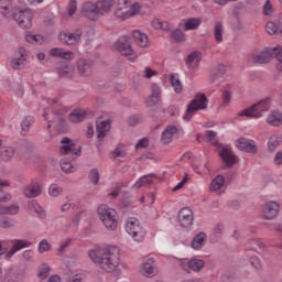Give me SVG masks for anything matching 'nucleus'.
I'll use <instances>...</instances> for the list:
<instances>
[{
  "label": "nucleus",
  "instance_id": "12",
  "mask_svg": "<svg viewBox=\"0 0 282 282\" xmlns=\"http://www.w3.org/2000/svg\"><path fill=\"white\" fill-rule=\"evenodd\" d=\"M279 213H281V205H279L278 202L269 200L262 207V216L264 219H276Z\"/></svg>",
  "mask_w": 282,
  "mask_h": 282
},
{
  "label": "nucleus",
  "instance_id": "60",
  "mask_svg": "<svg viewBox=\"0 0 282 282\" xmlns=\"http://www.w3.org/2000/svg\"><path fill=\"white\" fill-rule=\"evenodd\" d=\"M232 96L230 95V91L225 90L223 93V105L225 107H228V105H230V100H231Z\"/></svg>",
  "mask_w": 282,
  "mask_h": 282
},
{
  "label": "nucleus",
  "instance_id": "10",
  "mask_svg": "<svg viewBox=\"0 0 282 282\" xmlns=\"http://www.w3.org/2000/svg\"><path fill=\"white\" fill-rule=\"evenodd\" d=\"M13 19L22 30H30V28H32V19H34V15L30 9H25L14 13Z\"/></svg>",
  "mask_w": 282,
  "mask_h": 282
},
{
  "label": "nucleus",
  "instance_id": "61",
  "mask_svg": "<svg viewBox=\"0 0 282 282\" xmlns=\"http://www.w3.org/2000/svg\"><path fill=\"white\" fill-rule=\"evenodd\" d=\"M250 263L256 270H261V261L259 260V258H257V256L251 257Z\"/></svg>",
  "mask_w": 282,
  "mask_h": 282
},
{
  "label": "nucleus",
  "instance_id": "22",
  "mask_svg": "<svg viewBox=\"0 0 282 282\" xmlns=\"http://www.w3.org/2000/svg\"><path fill=\"white\" fill-rule=\"evenodd\" d=\"M207 239H208V236L206 235V232L204 231L198 232L197 235L194 236L191 242V248H193V250H202V248L206 246Z\"/></svg>",
  "mask_w": 282,
  "mask_h": 282
},
{
  "label": "nucleus",
  "instance_id": "14",
  "mask_svg": "<svg viewBox=\"0 0 282 282\" xmlns=\"http://www.w3.org/2000/svg\"><path fill=\"white\" fill-rule=\"evenodd\" d=\"M80 12L83 17H86V19H89L90 21H97L98 17H100L96 2L91 1L85 2L82 6Z\"/></svg>",
  "mask_w": 282,
  "mask_h": 282
},
{
  "label": "nucleus",
  "instance_id": "58",
  "mask_svg": "<svg viewBox=\"0 0 282 282\" xmlns=\"http://www.w3.org/2000/svg\"><path fill=\"white\" fill-rule=\"evenodd\" d=\"M72 243V239H66L61 242L59 248L57 249V254H63L65 252L66 248H69V245Z\"/></svg>",
  "mask_w": 282,
  "mask_h": 282
},
{
  "label": "nucleus",
  "instance_id": "50",
  "mask_svg": "<svg viewBox=\"0 0 282 282\" xmlns=\"http://www.w3.org/2000/svg\"><path fill=\"white\" fill-rule=\"evenodd\" d=\"M48 195H51V197H58V195H63V187L57 184L50 185Z\"/></svg>",
  "mask_w": 282,
  "mask_h": 282
},
{
  "label": "nucleus",
  "instance_id": "45",
  "mask_svg": "<svg viewBox=\"0 0 282 282\" xmlns=\"http://www.w3.org/2000/svg\"><path fill=\"white\" fill-rule=\"evenodd\" d=\"M214 34H215V40L217 43H221L224 41V24L221 22H217L214 26Z\"/></svg>",
  "mask_w": 282,
  "mask_h": 282
},
{
  "label": "nucleus",
  "instance_id": "64",
  "mask_svg": "<svg viewBox=\"0 0 282 282\" xmlns=\"http://www.w3.org/2000/svg\"><path fill=\"white\" fill-rule=\"evenodd\" d=\"M273 162L275 164V166H281L282 164V152H276Z\"/></svg>",
  "mask_w": 282,
  "mask_h": 282
},
{
  "label": "nucleus",
  "instance_id": "54",
  "mask_svg": "<svg viewBox=\"0 0 282 282\" xmlns=\"http://www.w3.org/2000/svg\"><path fill=\"white\" fill-rule=\"evenodd\" d=\"M14 221L8 217L0 216V228H12Z\"/></svg>",
  "mask_w": 282,
  "mask_h": 282
},
{
  "label": "nucleus",
  "instance_id": "51",
  "mask_svg": "<svg viewBox=\"0 0 282 282\" xmlns=\"http://www.w3.org/2000/svg\"><path fill=\"white\" fill-rule=\"evenodd\" d=\"M88 180L91 184H98L100 182V173H98V169L90 170L88 174Z\"/></svg>",
  "mask_w": 282,
  "mask_h": 282
},
{
  "label": "nucleus",
  "instance_id": "48",
  "mask_svg": "<svg viewBox=\"0 0 282 282\" xmlns=\"http://www.w3.org/2000/svg\"><path fill=\"white\" fill-rule=\"evenodd\" d=\"M170 82L176 94L182 93V82H180V77L176 75H171Z\"/></svg>",
  "mask_w": 282,
  "mask_h": 282
},
{
  "label": "nucleus",
  "instance_id": "27",
  "mask_svg": "<svg viewBox=\"0 0 282 282\" xmlns=\"http://www.w3.org/2000/svg\"><path fill=\"white\" fill-rule=\"evenodd\" d=\"M152 94L150 97L145 100L147 105L149 107H155L160 102V87L155 84L151 86Z\"/></svg>",
  "mask_w": 282,
  "mask_h": 282
},
{
  "label": "nucleus",
  "instance_id": "15",
  "mask_svg": "<svg viewBox=\"0 0 282 282\" xmlns=\"http://www.w3.org/2000/svg\"><path fill=\"white\" fill-rule=\"evenodd\" d=\"M177 219L182 228H191L194 221L193 209L188 207L182 208L178 212Z\"/></svg>",
  "mask_w": 282,
  "mask_h": 282
},
{
  "label": "nucleus",
  "instance_id": "34",
  "mask_svg": "<svg viewBox=\"0 0 282 282\" xmlns=\"http://www.w3.org/2000/svg\"><path fill=\"white\" fill-rule=\"evenodd\" d=\"M77 69L82 76H91V64L89 61L80 59L77 64Z\"/></svg>",
  "mask_w": 282,
  "mask_h": 282
},
{
  "label": "nucleus",
  "instance_id": "38",
  "mask_svg": "<svg viewBox=\"0 0 282 282\" xmlns=\"http://www.w3.org/2000/svg\"><path fill=\"white\" fill-rule=\"evenodd\" d=\"M267 120L272 127H280L282 124V112L273 111L268 116Z\"/></svg>",
  "mask_w": 282,
  "mask_h": 282
},
{
  "label": "nucleus",
  "instance_id": "39",
  "mask_svg": "<svg viewBox=\"0 0 282 282\" xmlns=\"http://www.w3.org/2000/svg\"><path fill=\"white\" fill-rule=\"evenodd\" d=\"M281 138L276 134H273L270 137L269 141H268V149L270 151V153H274V151H276V149H279V147H281Z\"/></svg>",
  "mask_w": 282,
  "mask_h": 282
},
{
  "label": "nucleus",
  "instance_id": "29",
  "mask_svg": "<svg viewBox=\"0 0 282 282\" xmlns=\"http://www.w3.org/2000/svg\"><path fill=\"white\" fill-rule=\"evenodd\" d=\"M87 116V112L83 109H75L68 115L69 122H73V124H76L78 122H83Z\"/></svg>",
  "mask_w": 282,
  "mask_h": 282
},
{
  "label": "nucleus",
  "instance_id": "20",
  "mask_svg": "<svg viewBox=\"0 0 282 282\" xmlns=\"http://www.w3.org/2000/svg\"><path fill=\"white\" fill-rule=\"evenodd\" d=\"M185 63L188 69H191L192 72H195V69L199 67V63H202V55L199 54V52L194 51L187 56Z\"/></svg>",
  "mask_w": 282,
  "mask_h": 282
},
{
  "label": "nucleus",
  "instance_id": "62",
  "mask_svg": "<svg viewBox=\"0 0 282 282\" xmlns=\"http://www.w3.org/2000/svg\"><path fill=\"white\" fill-rule=\"evenodd\" d=\"M263 10L267 17H270V14H272V3H270V0L265 1Z\"/></svg>",
  "mask_w": 282,
  "mask_h": 282
},
{
  "label": "nucleus",
  "instance_id": "3",
  "mask_svg": "<svg viewBox=\"0 0 282 282\" xmlns=\"http://www.w3.org/2000/svg\"><path fill=\"white\" fill-rule=\"evenodd\" d=\"M208 108V98L205 94H197L187 105V109L183 116L185 122H191L197 111H202Z\"/></svg>",
  "mask_w": 282,
  "mask_h": 282
},
{
  "label": "nucleus",
  "instance_id": "7",
  "mask_svg": "<svg viewBox=\"0 0 282 282\" xmlns=\"http://www.w3.org/2000/svg\"><path fill=\"white\" fill-rule=\"evenodd\" d=\"M50 109L44 110L43 118L44 120L48 121L47 129H51V127H55V129H63L65 127V113L69 111L68 107H63L61 109L53 111V118L50 120L47 117V112Z\"/></svg>",
  "mask_w": 282,
  "mask_h": 282
},
{
  "label": "nucleus",
  "instance_id": "37",
  "mask_svg": "<svg viewBox=\"0 0 282 282\" xmlns=\"http://www.w3.org/2000/svg\"><path fill=\"white\" fill-rule=\"evenodd\" d=\"M224 184H226V178L223 175H217L213 178L209 188L212 192L216 193V191L224 188Z\"/></svg>",
  "mask_w": 282,
  "mask_h": 282
},
{
  "label": "nucleus",
  "instance_id": "11",
  "mask_svg": "<svg viewBox=\"0 0 282 282\" xmlns=\"http://www.w3.org/2000/svg\"><path fill=\"white\" fill-rule=\"evenodd\" d=\"M236 147L239 151L251 153V155H257L259 153V145H257V141L245 137L237 140Z\"/></svg>",
  "mask_w": 282,
  "mask_h": 282
},
{
  "label": "nucleus",
  "instance_id": "23",
  "mask_svg": "<svg viewBox=\"0 0 282 282\" xmlns=\"http://www.w3.org/2000/svg\"><path fill=\"white\" fill-rule=\"evenodd\" d=\"M19 57H15L11 61L10 66L12 69H23L25 67V63H28V59L25 58V50L20 48L19 50Z\"/></svg>",
  "mask_w": 282,
  "mask_h": 282
},
{
  "label": "nucleus",
  "instance_id": "43",
  "mask_svg": "<svg viewBox=\"0 0 282 282\" xmlns=\"http://www.w3.org/2000/svg\"><path fill=\"white\" fill-rule=\"evenodd\" d=\"M171 39L176 43H184V41H186V35L182 29H175L171 31Z\"/></svg>",
  "mask_w": 282,
  "mask_h": 282
},
{
  "label": "nucleus",
  "instance_id": "17",
  "mask_svg": "<svg viewBox=\"0 0 282 282\" xmlns=\"http://www.w3.org/2000/svg\"><path fill=\"white\" fill-rule=\"evenodd\" d=\"M12 247L11 249L6 253L7 259H11V257H14L19 250H23V248H30L32 246V242L25 239H15L11 241Z\"/></svg>",
  "mask_w": 282,
  "mask_h": 282
},
{
  "label": "nucleus",
  "instance_id": "19",
  "mask_svg": "<svg viewBox=\"0 0 282 282\" xmlns=\"http://www.w3.org/2000/svg\"><path fill=\"white\" fill-rule=\"evenodd\" d=\"M95 3L97 6L99 17H105V14H109V12H111V8L116 6V0H98Z\"/></svg>",
  "mask_w": 282,
  "mask_h": 282
},
{
  "label": "nucleus",
  "instance_id": "41",
  "mask_svg": "<svg viewBox=\"0 0 282 282\" xmlns=\"http://www.w3.org/2000/svg\"><path fill=\"white\" fill-rule=\"evenodd\" d=\"M226 74V65L220 64L217 66L216 73L212 74L209 77V83H216V80H219L221 76Z\"/></svg>",
  "mask_w": 282,
  "mask_h": 282
},
{
  "label": "nucleus",
  "instance_id": "8",
  "mask_svg": "<svg viewBox=\"0 0 282 282\" xmlns=\"http://www.w3.org/2000/svg\"><path fill=\"white\" fill-rule=\"evenodd\" d=\"M115 48L117 52L122 54V56H128L130 61H135V58H138L135 51H133V47H131V37L127 35L118 39V41L115 43Z\"/></svg>",
  "mask_w": 282,
  "mask_h": 282
},
{
  "label": "nucleus",
  "instance_id": "56",
  "mask_svg": "<svg viewBox=\"0 0 282 282\" xmlns=\"http://www.w3.org/2000/svg\"><path fill=\"white\" fill-rule=\"evenodd\" d=\"M77 8H78V2H76V0H70L68 2V15L74 17V14H76Z\"/></svg>",
  "mask_w": 282,
  "mask_h": 282
},
{
  "label": "nucleus",
  "instance_id": "5",
  "mask_svg": "<svg viewBox=\"0 0 282 282\" xmlns=\"http://www.w3.org/2000/svg\"><path fill=\"white\" fill-rule=\"evenodd\" d=\"M140 13V3L131 4V2L123 0V2H119L116 10L115 17L118 19H122V21L127 19H131V17H135V14Z\"/></svg>",
  "mask_w": 282,
  "mask_h": 282
},
{
  "label": "nucleus",
  "instance_id": "36",
  "mask_svg": "<svg viewBox=\"0 0 282 282\" xmlns=\"http://www.w3.org/2000/svg\"><path fill=\"white\" fill-rule=\"evenodd\" d=\"M188 269L193 270L194 272H202L204 270V265H206V262H204L203 259L193 258L187 262Z\"/></svg>",
  "mask_w": 282,
  "mask_h": 282
},
{
  "label": "nucleus",
  "instance_id": "25",
  "mask_svg": "<svg viewBox=\"0 0 282 282\" xmlns=\"http://www.w3.org/2000/svg\"><path fill=\"white\" fill-rule=\"evenodd\" d=\"M109 129H111V122L109 120L97 121L96 131L98 140H102Z\"/></svg>",
  "mask_w": 282,
  "mask_h": 282
},
{
  "label": "nucleus",
  "instance_id": "59",
  "mask_svg": "<svg viewBox=\"0 0 282 282\" xmlns=\"http://www.w3.org/2000/svg\"><path fill=\"white\" fill-rule=\"evenodd\" d=\"M29 208H34L35 213H37V215H45V212L43 210V208L41 206H39V204H36V202L32 200L29 203Z\"/></svg>",
  "mask_w": 282,
  "mask_h": 282
},
{
  "label": "nucleus",
  "instance_id": "26",
  "mask_svg": "<svg viewBox=\"0 0 282 282\" xmlns=\"http://www.w3.org/2000/svg\"><path fill=\"white\" fill-rule=\"evenodd\" d=\"M177 133V127L175 126H167L161 137V141L163 144H170V142L173 140V135H176Z\"/></svg>",
  "mask_w": 282,
  "mask_h": 282
},
{
  "label": "nucleus",
  "instance_id": "24",
  "mask_svg": "<svg viewBox=\"0 0 282 282\" xmlns=\"http://www.w3.org/2000/svg\"><path fill=\"white\" fill-rule=\"evenodd\" d=\"M132 36L134 39V43H137L139 47H149V45H151V42H149V35H147V33L133 31Z\"/></svg>",
  "mask_w": 282,
  "mask_h": 282
},
{
  "label": "nucleus",
  "instance_id": "31",
  "mask_svg": "<svg viewBox=\"0 0 282 282\" xmlns=\"http://www.w3.org/2000/svg\"><path fill=\"white\" fill-rule=\"evenodd\" d=\"M59 78H72L74 76V66L64 64L62 67L56 68Z\"/></svg>",
  "mask_w": 282,
  "mask_h": 282
},
{
  "label": "nucleus",
  "instance_id": "49",
  "mask_svg": "<svg viewBox=\"0 0 282 282\" xmlns=\"http://www.w3.org/2000/svg\"><path fill=\"white\" fill-rule=\"evenodd\" d=\"M273 56L279 62V64L276 65V69L279 72H282V47L281 46H276L273 48Z\"/></svg>",
  "mask_w": 282,
  "mask_h": 282
},
{
  "label": "nucleus",
  "instance_id": "18",
  "mask_svg": "<svg viewBox=\"0 0 282 282\" xmlns=\"http://www.w3.org/2000/svg\"><path fill=\"white\" fill-rule=\"evenodd\" d=\"M274 58V51L273 48H268L265 51H262L256 55L252 56L253 63H258L260 65H263L265 63H270Z\"/></svg>",
  "mask_w": 282,
  "mask_h": 282
},
{
  "label": "nucleus",
  "instance_id": "42",
  "mask_svg": "<svg viewBox=\"0 0 282 282\" xmlns=\"http://www.w3.org/2000/svg\"><path fill=\"white\" fill-rule=\"evenodd\" d=\"M61 169L64 173H66L67 175L69 173H76V166H74V164H72V161L67 160V159H63L61 161Z\"/></svg>",
  "mask_w": 282,
  "mask_h": 282
},
{
  "label": "nucleus",
  "instance_id": "57",
  "mask_svg": "<svg viewBox=\"0 0 282 282\" xmlns=\"http://www.w3.org/2000/svg\"><path fill=\"white\" fill-rule=\"evenodd\" d=\"M112 155L115 158V160L117 158H127V151H124V149L117 147L113 151H112Z\"/></svg>",
  "mask_w": 282,
  "mask_h": 282
},
{
  "label": "nucleus",
  "instance_id": "44",
  "mask_svg": "<svg viewBox=\"0 0 282 282\" xmlns=\"http://www.w3.org/2000/svg\"><path fill=\"white\" fill-rule=\"evenodd\" d=\"M18 214H19L18 204L0 207V215H18Z\"/></svg>",
  "mask_w": 282,
  "mask_h": 282
},
{
  "label": "nucleus",
  "instance_id": "21",
  "mask_svg": "<svg viewBox=\"0 0 282 282\" xmlns=\"http://www.w3.org/2000/svg\"><path fill=\"white\" fill-rule=\"evenodd\" d=\"M48 54L54 58H63L64 61H72L74 58V53L72 51H64L61 47L51 48Z\"/></svg>",
  "mask_w": 282,
  "mask_h": 282
},
{
  "label": "nucleus",
  "instance_id": "55",
  "mask_svg": "<svg viewBox=\"0 0 282 282\" xmlns=\"http://www.w3.org/2000/svg\"><path fill=\"white\" fill-rule=\"evenodd\" d=\"M205 137L207 138L208 142H212L214 147H217L218 142L216 140L217 138V132L213 130H207L205 131Z\"/></svg>",
  "mask_w": 282,
  "mask_h": 282
},
{
  "label": "nucleus",
  "instance_id": "16",
  "mask_svg": "<svg viewBox=\"0 0 282 282\" xmlns=\"http://www.w3.org/2000/svg\"><path fill=\"white\" fill-rule=\"evenodd\" d=\"M22 193L28 199L39 197L43 193V184L39 182H32L23 189Z\"/></svg>",
  "mask_w": 282,
  "mask_h": 282
},
{
  "label": "nucleus",
  "instance_id": "32",
  "mask_svg": "<svg viewBox=\"0 0 282 282\" xmlns=\"http://www.w3.org/2000/svg\"><path fill=\"white\" fill-rule=\"evenodd\" d=\"M14 10V0H0V14L8 17Z\"/></svg>",
  "mask_w": 282,
  "mask_h": 282
},
{
  "label": "nucleus",
  "instance_id": "9",
  "mask_svg": "<svg viewBox=\"0 0 282 282\" xmlns=\"http://www.w3.org/2000/svg\"><path fill=\"white\" fill-rule=\"evenodd\" d=\"M59 153L61 155H72V160L80 156L82 147L76 148V142L74 140L64 137L61 140Z\"/></svg>",
  "mask_w": 282,
  "mask_h": 282
},
{
  "label": "nucleus",
  "instance_id": "1",
  "mask_svg": "<svg viewBox=\"0 0 282 282\" xmlns=\"http://www.w3.org/2000/svg\"><path fill=\"white\" fill-rule=\"evenodd\" d=\"M88 257L104 272L112 273L120 267V249L118 247H100L90 250Z\"/></svg>",
  "mask_w": 282,
  "mask_h": 282
},
{
  "label": "nucleus",
  "instance_id": "4",
  "mask_svg": "<svg viewBox=\"0 0 282 282\" xmlns=\"http://www.w3.org/2000/svg\"><path fill=\"white\" fill-rule=\"evenodd\" d=\"M126 232L133 238V241H137L138 243H142L144 241V238L147 237V231L144 230V227H142V224H140V220L138 218H128L126 220Z\"/></svg>",
  "mask_w": 282,
  "mask_h": 282
},
{
  "label": "nucleus",
  "instance_id": "40",
  "mask_svg": "<svg viewBox=\"0 0 282 282\" xmlns=\"http://www.w3.org/2000/svg\"><path fill=\"white\" fill-rule=\"evenodd\" d=\"M279 30V32H281L282 34V17L279 20V26H276V24L274 22H268L265 25V31L268 32V34H270L271 36L276 34V31Z\"/></svg>",
  "mask_w": 282,
  "mask_h": 282
},
{
  "label": "nucleus",
  "instance_id": "6",
  "mask_svg": "<svg viewBox=\"0 0 282 282\" xmlns=\"http://www.w3.org/2000/svg\"><path fill=\"white\" fill-rule=\"evenodd\" d=\"M270 110V101L268 99H264L250 108H247L245 110H241L238 116L247 118H262V116L265 113V111Z\"/></svg>",
  "mask_w": 282,
  "mask_h": 282
},
{
  "label": "nucleus",
  "instance_id": "35",
  "mask_svg": "<svg viewBox=\"0 0 282 282\" xmlns=\"http://www.w3.org/2000/svg\"><path fill=\"white\" fill-rule=\"evenodd\" d=\"M153 263H154L153 258H150L147 260V262H143L142 268L140 270L143 276H148V278L153 276V271H154Z\"/></svg>",
  "mask_w": 282,
  "mask_h": 282
},
{
  "label": "nucleus",
  "instance_id": "30",
  "mask_svg": "<svg viewBox=\"0 0 282 282\" xmlns=\"http://www.w3.org/2000/svg\"><path fill=\"white\" fill-rule=\"evenodd\" d=\"M34 124V117L26 116L21 121V135L25 138L28 133H30V129H32V126Z\"/></svg>",
  "mask_w": 282,
  "mask_h": 282
},
{
  "label": "nucleus",
  "instance_id": "47",
  "mask_svg": "<svg viewBox=\"0 0 282 282\" xmlns=\"http://www.w3.org/2000/svg\"><path fill=\"white\" fill-rule=\"evenodd\" d=\"M153 183V176L152 175H145L138 180V182L134 184V188H142V186H149V184Z\"/></svg>",
  "mask_w": 282,
  "mask_h": 282
},
{
  "label": "nucleus",
  "instance_id": "13",
  "mask_svg": "<svg viewBox=\"0 0 282 282\" xmlns=\"http://www.w3.org/2000/svg\"><path fill=\"white\" fill-rule=\"evenodd\" d=\"M83 36V31L77 29L75 32H61L58 39L64 45H76Z\"/></svg>",
  "mask_w": 282,
  "mask_h": 282
},
{
  "label": "nucleus",
  "instance_id": "28",
  "mask_svg": "<svg viewBox=\"0 0 282 282\" xmlns=\"http://www.w3.org/2000/svg\"><path fill=\"white\" fill-rule=\"evenodd\" d=\"M219 155L223 162L227 164V166H235L237 159L232 155V152L228 150V148H224L223 150H220Z\"/></svg>",
  "mask_w": 282,
  "mask_h": 282
},
{
  "label": "nucleus",
  "instance_id": "63",
  "mask_svg": "<svg viewBox=\"0 0 282 282\" xmlns=\"http://www.w3.org/2000/svg\"><path fill=\"white\" fill-rule=\"evenodd\" d=\"M186 182H188V174H185L184 178L182 180V182L177 183L175 185V187L173 188V191H180V188L184 187V184H186Z\"/></svg>",
  "mask_w": 282,
  "mask_h": 282
},
{
  "label": "nucleus",
  "instance_id": "33",
  "mask_svg": "<svg viewBox=\"0 0 282 282\" xmlns=\"http://www.w3.org/2000/svg\"><path fill=\"white\" fill-rule=\"evenodd\" d=\"M202 25L200 18H189L185 21L183 30L189 32L191 30H197Z\"/></svg>",
  "mask_w": 282,
  "mask_h": 282
},
{
  "label": "nucleus",
  "instance_id": "2",
  "mask_svg": "<svg viewBox=\"0 0 282 282\" xmlns=\"http://www.w3.org/2000/svg\"><path fill=\"white\" fill-rule=\"evenodd\" d=\"M100 221H102L107 230H117L118 229V212L116 209L107 206L100 205L97 209Z\"/></svg>",
  "mask_w": 282,
  "mask_h": 282
},
{
  "label": "nucleus",
  "instance_id": "52",
  "mask_svg": "<svg viewBox=\"0 0 282 282\" xmlns=\"http://www.w3.org/2000/svg\"><path fill=\"white\" fill-rule=\"evenodd\" d=\"M50 265L42 264V267L39 270L37 278L41 279L42 281H45V279L50 276Z\"/></svg>",
  "mask_w": 282,
  "mask_h": 282
},
{
  "label": "nucleus",
  "instance_id": "53",
  "mask_svg": "<svg viewBox=\"0 0 282 282\" xmlns=\"http://www.w3.org/2000/svg\"><path fill=\"white\" fill-rule=\"evenodd\" d=\"M37 250L40 254H43V252H50V250H52V245H50L47 239H43L42 241H40Z\"/></svg>",
  "mask_w": 282,
  "mask_h": 282
},
{
  "label": "nucleus",
  "instance_id": "46",
  "mask_svg": "<svg viewBox=\"0 0 282 282\" xmlns=\"http://www.w3.org/2000/svg\"><path fill=\"white\" fill-rule=\"evenodd\" d=\"M0 158H2L4 162H8V160H11V158H14V149L10 147L1 148Z\"/></svg>",
  "mask_w": 282,
  "mask_h": 282
}]
</instances>
